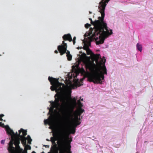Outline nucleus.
<instances>
[{
    "instance_id": "obj_17",
    "label": "nucleus",
    "mask_w": 153,
    "mask_h": 153,
    "mask_svg": "<svg viewBox=\"0 0 153 153\" xmlns=\"http://www.w3.org/2000/svg\"><path fill=\"white\" fill-rule=\"evenodd\" d=\"M84 50H85L86 51L87 54V55H91V56H93V54L94 53L87 46L86 48H83Z\"/></svg>"
},
{
    "instance_id": "obj_25",
    "label": "nucleus",
    "mask_w": 153,
    "mask_h": 153,
    "mask_svg": "<svg viewBox=\"0 0 153 153\" xmlns=\"http://www.w3.org/2000/svg\"><path fill=\"white\" fill-rule=\"evenodd\" d=\"M77 102L79 108H81L82 106V103H81L80 100H77Z\"/></svg>"
},
{
    "instance_id": "obj_2",
    "label": "nucleus",
    "mask_w": 153,
    "mask_h": 153,
    "mask_svg": "<svg viewBox=\"0 0 153 153\" xmlns=\"http://www.w3.org/2000/svg\"><path fill=\"white\" fill-rule=\"evenodd\" d=\"M105 59L103 62L104 65L103 67L101 66L102 71H101L100 69L94 63L91 64L90 62L85 60L83 63L85 65L87 69H88L91 71L87 75V77L88 81L90 82H93L94 83H102V79H104V74H107V70L105 66Z\"/></svg>"
},
{
    "instance_id": "obj_36",
    "label": "nucleus",
    "mask_w": 153,
    "mask_h": 153,
    "mask_svg": "<svg viewBox=\"0 0 153 153\" xmlns=\"http://www.w3.org/2000/svg\"><path fill=\"white\" fill-rule=\"evenodd\" d=\"M46 140L47 141H50V140L48 139H47Z\"/></svg>"
},
{
    "instance_id": "obj_20",
    "label": "nucleus",
    "mask_w": 153,
    "mask_h": 153,
    "mask_svg": "<svg viewBox=\"0 0 153 153\" xmlns=\"http://www.w3.org/2000/svg\"><path fill=\"white\" fill-rule=\"evenodd\" d=\"M137 49L140 52H141L142 51V45L138 43L137 44Z\"/></svg>"
},
{
    "instance_id": "obj_22",
    "label": "nucleus",
    "mask_w": 153,
    "mask_h": 153,
    "mask_svg": "<svg viewBox=\"0 0 153 153\" xmlns=\"http://www.w3.org/2000/svg\"><path fill=\"white\" fill-rule=\"evenodd\" d=\"M86 56V54L85 53H83L80 56V59L82 60L85 59Z\"/></svg>"
},
{
    "instance_id": "obj_16",
    "label": "nucleus",
    "mask_w": 153,
    "mask_h": 153,
    "mask_svg": "<svg viewBox=\"0 0 153 153\" xmlns=\"http://www.w3.org/2000/svg\"><path fill=\"white\" fill-rule=\"evenodd\" d=\"M92 57L93 58L94 60L98 61V59L100 57V54H93V56Z\"/></svg>"
},
{
    "instance_id": "obj_9",
    "label": "nucleus",
    "mask_w": 153,
    "mask_h": 153,
    "mask_svg": "<svg viewBox=\"0 0 153 153\" xmlns=\"http://www.w3.org/2000/svg\"><path fill=\"white\" fill-rule=\"evenodd\" d=\"M20 142L16 144H14L15 147H14V149L12 151H8L9 153H27V149H25L24 150H23V149L21 148L19 146V144Z\"/></svg>"
},
{
    "instance_id": "obj_41",
    "label": "nucleus",
    "mask_w": 153,
    "mask_h": 153,
    "mask_svg": "<svg viewBox=\"0 0 153 153\" xmlns=\"http://www.w3.org/2000/svg\"><path fill=\"white\" fill-rule=\"evenodd\" d=\"M89 13H90V14H91V13H92V12H90V11H89Z\"/></svg>"
},
{
    "instance_id": "obj_11",
    "label": "nucleus",
    "mask_w": 153,
    "mask_h": 153,
    "mask_svg": "<svg viewBox=\"0 0 153 153\" xmlns=\"http://www.w3.org/2000/svg\"><path fill=\"white\" fill-rule=\"evenodd\" d=\"M53 120L54 116L52 115L49 117L48 119L44 120V123L45 125L48 124L49 125H51L53 123Z\"/></svg>"
},
{
    "instance_id": "obj_31",
    "label": "nucleus",
    "mask_w": 153,
    "mask_h": 153,
    "mask_svg": "<svg viewBox=\"0 0 153 153\" xmlns=\"http://www.w3.org/2000/svg\"><path fill=\"white\" fill-rule=\"evenodd\" d=\"M4 125V123H2L1 122H0V126H3Z\"/></svg>"
},
{
    "instance_id": "obj_40",
    "label": "nucleus",
    "mask_w": 153,
    "mask_h": 153,
    "mask_svg": "<svg viewBox=\"0 0 153 153\" xmlns=\"http://www.w3.org/2000/svg\"><path fill=\"white\" fill-rule=\"evenodd\" d=\"M53 136H55V134L54 133H53Z\"/></svg>"
},
{
    "instance_id": "obj_29",
    "label": "nucleus",
    "mask_w": 153,
    "mask_h": 153,
    "mask_svg": "<svg viewBox=\"0 0 153 153\" xmlns=\"http://www.w3.org/2000/svg\"><path fill=\"white\" fill-rule=\"evenodd\" d=\"M77 114V115H78V117H80V115H81V114H80V113L79 112H78V111L77 112H76V111H75Z\"/></svg>"
},
{
    "instance_id": "obj_4",
    "label": "nucleus",
    "mask_w": 153,
    "mask_h": 153,
    "mask_svg": "<svg viewBox=\"0 0 153 153\" xmlns=\"http://www.w3.org/2000/svg\"><path fill=\"white\" fill-rule=\"evenodd\" d=\"M71 138H69L65 133L62 132L60 134L57 142L60 153H71V143L72 141Z\"/></svg>"
},
{
    "instance_id": "obj_6",
    "label": "nucleus",
    "mask_w": 153,
    "mask_h": 153,
    "mask_svg": "<svg viewBox=\"0 0 153 153\" xmlns=\"http://www.w3.org/2000/svg\"><path fill=\"white\" fill-rule=\"evenodd\" d=\"M6 131L7 133L11 136V139L8 143V146L7 148V150L11 151L14 149L13 144H16L19 143V137H16L15 134L13 130L8 126L6 128Z\"/></svg>"
},
{
    "instance_id": "obj_19",
    "label": "nucleus",
    "mask_w": 153,
    "mask_h": 153,
    "mask_svg": "<svg viewBox=\"0 0 153 153\" xmlns=\"http://www.w3.org/2000/svg\"><path fill=\"white\" fill-rule=\"evenodd\" d=\"M84 79V78H83L80 80V82L78 81V80L76 82V85L78 87H79L82 85H83V81Z\"/></svg>"
},
{
    "instance_id": "obj_5",
    "label": "nucleus",
    "mask_w": 153,
    "mask_h": 153,
    "mask_svg": "<svg viewBox=\"0 0 153 153\" xmlns=\"http://www.w3.org/2000/svg\"><path fill=\"white\" fill-rule=\"evenodd\" d=\"M59 83H60L59 85H60V86H59L58 88L55 90L56 92L57 93L55 95V99L56 98H58L59 99V101L62 102L64 106L67 104V102H69L70 101V100L68 98V96L70 94H71V92L69 93L65 92L64 93L63 95V98L62 95L60 92L62 89V88L61 87L62 83L59 82Z\"/></svg>"
},
{
    "instance_id": "obj_3",
    "label": "nucleus",
    "mask_w": 153,
    "mask_h": 153,
    "mask_svg": "<svg viewBox=\"0 0 153 153\" xmlns=\"http://www.w3.org/2000/svg\"><path fill=\"white\" fill-rule=\"evenodd\" d=\"M68 98L70 100V102H67V104L64 106H67L68 109L66 111V117L68 119L74 120L75 122L71 128L70 129V134H74L75 133L76 128L77 126L80 125V118L77 115L76 112L74 111L75 107L76 105L77 99L75 97H71V94L68 96Z\"/></svg>"
},
{
    "instance_id": "obj_8",
    "label": "nucleus",
    "mask_w": 153,
    "mask_h": 153,
    "mask_svg": "<svg viewBox=\"0 0 153 153\" xmlns=\"http://www.w3.org/2000/svg\"><path fill=\"white\" fill-rule=\"evenodd\" d=\"M67 44L65 43L64 41L62 42V44L61 45H59L58 46L57 49L61 55H63L65 53H66L67 55V54H70V51L67 50Z\"/></svg>"
},
{
    "instance_id": "obj_33",
    "label": "nucleus",
    "mask_w": 153,
    "mask_h": 153,
    "mask_svg": "<svg viewBox=\"0 0 153 153\" xmlns=\"http://www.w3.org/2000/svg\"><path fill=\"white\" fill-rule=\"evenodd\" d=\"M54 52L55 53H58V51L56 50L55 51H54Z\"/></svg>"
},
{
    "instance_id": "obj_43",
    "label": "nucleus",
    "mask_w": 153,
    "mask_h": 153,
    "mask_svg": "<svg viewBox=\"0 0 153 153\" xmlns=\"http://www.w3.org/2000/svg\"><path fill=\"white\" fill-rule=\"evenodd\" d=\"M46 146V147H47V146H47V145H46V146Z\"/></svg>"
},
{
    "instance_id": "obj_30",
    "label": "nucleus",
    "mask_w": 153,
    "mask_h": 153,
    "mask_svg": "<svg viewBox=\"0 0 153 153\" xmlns=\"http://www.w3.org/2000/svg\"><path fill=\"white\" fill-rule=\"evenodd\" d=\"M5 143L4 140H2L1 141V143L2 144H4Z\"/></svg>"
},
{
    "instance_id": "obj_7",
    "label": "nucleus",
    "mask_w": 153,
    "mask_h": 153,
    "mask_svg": "<svg viewBox=\"0 0 153 153\" xmlns=\"http://www.w3.org/2000/svg\"><path fill=\"white\" fill-rule=\"evenodd\" d=\"M48 79L51 82V84L52 85L51 87V89L52 91H55V89L60 86L58 79L49 76Z\"/></svg>"
},
{
    "instance_id": "obj_35",
    "label": "nucleus",
    "mask_w": 153,
    "mask_h": 153,
    "mask_svg": "<svg viewBox=\"0 0 153 153\" xmlns=\"http://www.w3.org/2000/svg\"><path fill=\"white\" fill-rule=\"evenodd\" d=\"M73 44L74 45H75V43H76V42H75V40H73Z\"/></svg>"
},
{
    "instance_id": "obj_18",
    "label": "nucleus",
    "mask_w": 153,
    "mask_h": 153,
    "mask_svg": "<svg viewBox=\"0 0 153 153\" xmlns=\"http://www.w3.org/2000/svg\"><path fill=\"white\" fill-rule=\"evenodd\" d=\"M85 45L83 47V48H86V47L87 46L88 48L89 46L91 45V42L90 41H88L87 40H85L84 42Z\"/></svg>"
},
{
    "instance_id": "obj_24",
    "label": "nucleus",
    "mask_w": 153,
    "mask_h": 153,
    "mask_svg": "<svg viewBox=\"0 0 153 153\" xmlns=\"http://www.w3.org/2000/svg\"><path fill=\"white\" fill-rule=\"evenodd\" d=\"M28 138V143L30 144H31V142L32 141V139H31L30 135H28L27 136Z\"/></svg>"
},
{
    "instance_id": "obj_32",
    "label": "nucleus",
    "mask_w": 153,
    "mask_h": 153,
    "mask_svg": "<svg viewBox=\"0 0 153 153\" xmlns=\"http://www.w3.org/2000/svg\"><path fill=\"white\" fill-rule=\"evenodd\" d=\"M4 115L3 114H0V118H2V117H4Z\"/></svg>"
},
{
    "instance_id": "obj_13",
    "label": "nucleus",
    "mask_w": 153,
    "mask_h": 153,
    "mask_svg": "<svg viewBox=\"0 0 153 153\" xmlns=\"http://www.w3.org/2000/svg\"><path fill=\"white\" fill-rule=\"evenodd\" d=\"M62 38L64 41L67 40L71 42L72 40L71 36L69 33L64 35L62 37Z\"/></svg>"
},
{
    "instance_id": "obj_44",
    "label": "nucleus",
    "mask_w": 153,
    "mask_h": 153,
    "mask_svg": "<svg viewBox=\"0 0 153 153\" xmlns=\"http://www.w3.org/2000/svg\"><path fill=\"white\" fill-rule=\"evenodd\" d=\"M41 153H44V152H42Z\"/></svg>"
},
{
    "instance_id": "obj_23",
    "label": "nucleus",
    "mask_w": 153,
    "mask_h": 153,
    "mask_svg": "<svg viewBox=\"0 0 153 153\" xmlns=\"http://www.w3.org/2000/svg\"><path fill=\"white\" fill-rule=\"evenodd\" d=\"M66 56L68 60V61H71L72 59V56L70 54H67V55H66Z\"/></svg>"
},
{
    "instance_id": "obj_12",
    "label": "nucleus",
    "mask_w": 153,
    "mask_h": 153,
    "mask_svg": "<svg viewBox=\"0 0 153 153\" xmlns=\"http://www.w3.org/2000/svg\"><path fill=\"white\" fill-rule=\"evenodd\" d=\"M53 146H52L51 149L53 150V151L55 153H60V150L59 149V146L58 145V146H57V145L56 144V146H55V143H52Z\"/></svg>"
},
{
    "instance_id": "obj_10",
    "label": "nucleus",
    "mask_w": 153,
    "mask_h": 153,
    "mask_svg": "<svg viewBox=\"0 0 153 153\" xmlns=\"http://www.w3.org/2000/svg\"><path fill=\"white\" fill-rule=\"evenodd\" d=\"M59 101V99L58 98H56L55 99L54 101H50V102L51 103V106L49 109V111L50 112H52L54 108H56L59 107L60 105V103Z\"/></svg>"
},
{
    "instance_id": "obj_39",
    "label": "nucleus",
    "mask_w": 153,
    "mask_h": 153,
    "mask_svg": "<svg viewBox=\"0 0 153 153\" xmlns=\"http://www.w3.org/2000/svg\"><path fill=\"white\" fill-rule=\"evenodd\" d=\"M32 153H36L34 151H33Z\"/></svg>"
},
{
    "instance_id": "obj_38",
    "label": "nucleus",
    "mask_w": 153,
    "mask_h": 153,
    "mask_svg": "<svg viewBox=\"0 0 153 153\" xmlns=\"http://www.w3.org/2000/svg\"><path fill=\"white\" fill-rule=\"evenodd\" d=\"M0 120H2V118H1L0 119Z\"/></svg>"
},
{
    "instance_id": "obj_26",
    "label": "nucleus",
    "mask_w": 153,
    "mask_h": 153,
    "mask_svg": "<svg viewBox=\"0 0 153 153\" xmlns=\"http://www.w3.org/2000/svg\"><path fill=\"white\" fill-rule=\"evenodd\" d=\"M84 111V110L81 108H79V109L78 111L80 113V114H81Z\"/></svg>"
},
{
    "instance_id": "obj_37",
    "label": "nucleus",
    "mask_w": 153,
    "mask_h": 153,
    "mask_svg": "<svg viewBox=\"0 0 153 153\" xmlns=\"http://www.w3.org/2000/svg\"><path fill=\"white\" fill-rule=\"evenodd\" d=\"M81 97H80V99L82 101H83V99H81Z\"/></svg>"
},
{
    "instance_id": "obj_21",
    "label": "nucleus",
    "mask_w": 153,
    "mask_h": 153,
    "mask_svg": "<svg viewBox=\"0 0 153 153\" xmlns=\"http://www.w3.org/2000/svg\"><path fill=\"white\" fill-rule=\"evenodd\" d=\"M56 140V139L53 137H51V141L52 142V143H55V146H56V143H55V141Z\"/></svg>"
},
{
    "instance_id": "obj_42",
    "label": "nucleus",
    "mask_w": 153,
    "mask_h": 153,
    "mask_svg": "<svg viewBox=\"0 0 153 153\" xmlns=\"http://www.w3.org/2000/svg\"><path fill=\"white\" fill-rule=\"evenodd\" d=\"M88 38H89V39L90 40L91 39V38L90 37H88Z\"/></svg>"
},
{
    "instance_id": "obj_14",
    "label": "nucleus",
    "mask_w": 153,
    "mask_h": 153,
    "mask_svg": "<svg viewBox=\"0 0 153 153\" xmlns=\"http://www.w3.org/2000/svg\"><path fill=\"white\" fill-rule=\"evenodd\" d=\"M19 137H20V138H19L20 140L21 141L23 145H26L27 138L20 134H19Z\"/></svg>"
},
{
    "instance_id": "obj_1",
    "label": "nucleus",
    "mask_w": 153,
    "mask_h": 153,
    "mask_svg": "<svg viewBox=\"0 0 153 153\" xmlns=\"http://www.w3.org/2000/svg\"><path fill=\"white\" fill-rule=\"evenodd\" d=\"M110 0H101L99 3L100 12L101 17H99L98 19L93 22L91 18H89L91 23L94 25V28H90V34L91 37L95 39L97 45L102 44L104 42L105 39L112 34V30H110V32L108 28L107 24L104 21L105 16V10L107 4Z\"/></svg>"
},
{
    "instance_id": "obj_15",
    "label": "nucleus",
    "mask_w": 153,
    "mask_h": 153,
    "mask_svg": "<svg viewBox=\"0 0 153 153\" xmlns=\"http://www.w3.org/2000/svg\"><path fill=\"white\" fill-rule=\"evenodd\" d=\"M19 134H18L16 132V134L18 136H19V134H20L21 132H22V135L24 137H25L27 134V131L26 130H24L22 128H21L19 130Z\"/></svg>"
},
{
    "instance_id": "obj_27",
    "label": "nucleus",
    "mask_w": 153,
    "mask_h": 153,
    "mask_svg": "<svg viewBox=\"0 0 153 153\" xmlns=\"http://www.w3.org/2000/svg\"><path fill=\"white\" fill-rule=\"evenodd\" d=\"M31 149V146L30 145H27L25 147V149H27H27L30 150Z\"/></svg>"
},
{
    "instance_id": "obj_28",
    "label": "nucleus",
    "mask_w": 153,
    "mask_h": 153,
    "mask_svg": "<svg viewBox=\"0 0 153 153\" xmlns=\"http://www.w3.org/2000/svg\"><path fill=\"white\" fill-rule=\"evenodd\" d=\"M91 26L90 24L87 23L85 25V27L86 28H88Z\"/></svg>"
},
{
    "instance_id": "obj_34",
    "label": "nucleus",
    "mask_w": 153,
    "mask_h": 153,
    "mask_svg": "<svg viewBox=\"0 0 153 153\" xmlns=\"http://www.w3.org/2000/svg\"><path fill=\"white\" fill-rule=\"evenodd\" d=\"M76 37L75 36H74V38H73V40H76Z\"/></svg>"
}]
</instances>
